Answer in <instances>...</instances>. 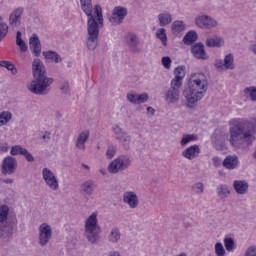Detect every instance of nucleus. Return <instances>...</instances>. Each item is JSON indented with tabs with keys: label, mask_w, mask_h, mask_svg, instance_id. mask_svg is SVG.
<instances>
[{
	"label": "nucleus",
	"mask_w": 256,
	"mask_h": 256,
	"mask_svg": "<svg viewBox=\"0 0 256 256\" xmlns=\"http://www.w3.org/2000/svg\"><path fill=\"white\" fill-rule=\"evenodd\" d=\"M256 118L235 120L229 128L228 141L236 149H247L255 141Z\"/></svg>",
	"instance_id": "1"
},
{
	"label": "nucleus",
	"mask_w": 256,
	"mask_h": 256,
	"mask_svg": "<svg viewBox=\"0 0 256 256\" xmlns=\"http://www.w3.org/2000/svg\"><path fill=\"white\" fill-rule=\"evenodd\" d=\"M80 5L82 11L88 17L86 45L89 51H95L99 41V28L103 27V8L99 4L95 5V15H93V2L91 0H80Z\"/></svg>",
	"instance_id": "2"
},
{
	"label": "nucleus",
	"mask_w": 256,
	"mask_h": 256,
	"mask_svg": "<svg viewBox=\"0 0 256 256\" xmlns=\"http://www.w3.org/2000/svg\"><path fill=\"white\" fill-rule=\"evenodd\" d=\"M32 75L33 80L27 86L28 91L34 95H48L53 85V78L47 77V68L39 58L32 62Z\"/></svg>",
	"instance_id": "3"
},
{
	"label": "nucleus",
	"mask_w": 256,
	"mask_h": 256,
	"mask_svg": "<svg viewBox=\"0 0 256 256\" xmlns=\"http://www.w3.org/2000/svg\"><path fill=\"white\" fill-rule=\"evenodd\" d=\"M208 85L205 74L198 73L191 76L188 82V89L184 91L188 107H195V103L203 99V95L207 93Z\"/></svg>",
	"instance_id": "4"
},
{
	"label": "nucleus",
	"mask_w": 256,
	"mask_h": 256,
	"mask_svg": "<svg viewBox=\"0 0 256 256\" xmlns=\"http://www.w3.org/2000/svg\"><path fill=\"white\" fill-rule=\"evenodd\" d=\"M101 233V226L97 220V212H93L85 221V237L92 245H97Z\"/></svg>",
	"instance_id": "5"
},
{
	"label": "nucleus",
	"mask_w": 256,
	"mask_h": 256,
	"mask_svg": "<svg viewBox=\"0 0 256 256\" xmlns=\"http://www.w3.org/2000/svg\"><path fill=\"white\" fill-rule=\"evenodd\" d=\"M129 167H131V158H129V156L121 155L110 162L108 165V171L112 175H117V173H123V171H127Z\"/></svg>",
	"instance_id": "6"
},
{
	"label": "nucleus",
	"mask_w": 256,
	"mask_h": 256,
	"mask_svg": "<svg viewBox=\"0 0 256 256\" xmlns=\"http://www.w3.org/2000/svg\"><path fill=\"white\" fill-rule=\"evenodd\" d=\"M195 25L200 29H215L219 27V22L209 15H198L195 18Z\"/></svg>",
	"instance_id": "7"
},
{
	"label": "nucleus",
	"mask_w": 256,
	"mask_h": 256,
	"mask_svg": "<svg viewBox=\"0 0 256 256\" xmlns=\"http://www.w3.org/2000/svg\"><path fill=\"white\" fill-rule=\"evenodd\" d=\"M181 97V86L174 85L171 83V86L168 90H166L164 99L168 105H175L179 103V99Z\"/></svg>",
	"instance_id": "8"
},
{
	"label": "nucleus",
	"mask_w": 256,
	"mask_h": 256,
	"mask_svg": "<svg viewBox=\"0 0 256 256\" xmlns=\"http://www.w3.org/2000/svg\"><path fill=\"white\" fill-rule=\"evenodd\" d=\"M39 231V240L38 243L40 247H45L51 241V237H53V229L47 223H43L38 228Z\"/></svg>",
	"instance_id": "9"
},
{
	"label": "nucleus",
	"mask_w": 256,
	"mask_h": 256,
	"mask_svg": "<svg viewBox=\"0 0 256 256\" xmlns=\"http://www.w3.org/2000/svg\"><path fill=\"white\" fill-rule=\"evenodd\" d=\"M42 177L49 189L52 191H58L59 190V180L57 179V176L51 171L49 168H43L42 170Z\"/></svg>",
	"instance_id": "10"
},
{
	"label": "nucleus",
	"mask_w": 256,
	"mask_h": 256,
	"mask_svg": "<svg viewBox=\"0 0 256 256\" xmlns=\"http://www.w3.org/2000/svg\"><path fill=\"white\" fill-rule=\"evenodd\" d=\"M125 17H127V8L122 6H116L112 10V14L111 16H109L108 19L112 25H121Z\"/></svg>",
	"instance_id": "11"
},
{
	"label": "nucleus",
	"mask_w": 256,
	"mask_h": 256,
	"mask_svg": "<svg viewBox=\"0 0 256 256\" xmlns=\"http://www.w3.org/2000/svg\"><path fill=\"white\" fill-rule=\"evenodd\" d=\"M15 229H17V220L7 221L3 223L0 227L1 239H6V241L12 239Z\"/></svg>",
	"instance_id": "12"
},
{
	"label": "nucleus",
	"mask_w": 256,
	"mask_h": 256,
	"mask_svg": "<svg viewBox=\"0 0 256 256\" xmlns=\"http://www.w3.org/2000/svg\"><path fill=\"white\" fill-rule=\"evenodd\" d=\"M17 171V159L13 156H7L2 162V174L13 175Z\"/></svg>",
	"instance_id": "13"
},
{
	"label": "nucleus",
	"mask_w": 256,
	"mask_h": 256,
	"mask_svg": "<svg viewBox=\"0 0 256 256\" xmlns=\"http://www.w3.org/2000/svg\"><path fill=\"white\" fill-rule=\"evenodd\" d=\"M123 203L128 205L130 209H137L139 207V197L133 191H126L122 196Z\"/></svg>",
	"instance_id": "14"
},
{
	"label": "nucleus",
	"mask_w": 256,
	"mask_h": 256,
	"mask_svg": "<svg viewBox=\"0 0 256 256\" xmlns=\"http://www.w3.org/2000/svg\"><path fill=\"white\" fill-rule=\"evenodd\" d=\"M115 139L122 143L125 149H129V144L131 143V136L119 126L114 127Z\"/></svg>",
	"instance_id": "15"
},
{
	"label": "nucleus",
	"mask_w": 256,
	"mask_h": 256,
	"mask_svg": "<svg viewBox=\"0 0 256 256\" xmlns=\"http://www.w3.org/2000/svg\"><path fill=\"white\" fill-rule=\"evenodd\" d=\"M191 53L195 59H200L201 61H207L209 59L207 52H205V45L201 42L191 46Z\"/></svg>",
	"instance_id": "16"
},
{
	"label": "nucleus",
	"mask_w": 256,
	"mask_h": 256,
	"mask_svg": "<svg viewBox=\"0 0 256 256\" xmlns=\"http://www.w3.org/2000/svg\"><path fill=\"white\" fill-rule=\"evenodd\" d=\"M200 153L201 148H199V145L194 144L182 151V157H184V159H188L189 161H193V159H197V157H199Z\"/></svg>",
	"instance_id": "17"
},
{
	"label": "nucleus",
	"mask_w": 256,
	"mask_h": 256,
	"mask_svg": "<svg viewBox=\"0 0 256 256\" xmlns=\"http://www.w3.org/2000/svg\"><path fill=\"white\" fill-rule=\"evenodd\" d=\"M23 7L14 9L9 15L10 27H19L21 25V15H23Z\"/></svg>",
	"instance_id": "18"
},
{
	"label": "nucleus",
	"mask_w": 256,
	"mask_h": 256,
	"mask_svg": "<svg viewBox=\"0 0 256 256\" xmlns=\"http://www.w3.org/2000/svg\"><path fill=\"white\" fill-rule=\"evenodd\" d=\"M223 168L233 171L239 167V157L237 155H228L222 162Z\"/></svg>",
	"instance_id": "19"
},
{
	"label": "nucleus",
	"mask_w": 256,
	"mask_h": 256,
	"mask_svg": "<svg viewBox=\"0 0 256 256\" xmlns=\"http://www.w3.org/2000/svg\"><path fill=\"white\" fill-rule=\"evenodd\" d=\"M95 187H97L95 181L86 180L80 185V193L82 195H86L87 197H91V195L95 193Z\"/></svg>",
	"instance_id": "20"
},
{
	"label": "nucleus",
	"mask_w": 256,
	"mask_h": 256,
	"mask_svg": "<svg viewBox=\"0 0 256 256\" xmlns=\"http://www.w3.org/2000/svg\"><path fill=\"white\" fill-rule=\"evenodd\" d=\"M30 51L35 55V57H39L41 55V41L39 40V36L37 34H33L29 39Z\"/></svg>",
	"instance_id": "21"
},
{
	"label": "nucleus",
	"mask_w": 256,
	"mask_h": 256,
	"mask_svg": "<svg viewBox=\"0 0 256 256\" xmlns=\"http://www.w3.org/2000/svg\"><path fill=\"white\" fill-rule=\"evenodd\" d=\"M89 130L86 131H82L76 141H75V147L76 149H79V151H85L87 149V147L85 146V144L87 143V141L89 140Z\"/></svg>",
	"instance_id": "22"
},
{
	"label": "nucleus",
	"mask_w": 256,
	"mask_h": 256,
	"mask_svg": "<svg viewBox=\"0 0 256 256\" xmlns=\"http://www.w3.org/2000/svg\"><path fill=\"white\" fill-rule=\"evenodd\" d=\"M174 75L175 77L171 80V83H173L175 86L179 85L182 87L183 79L185 78V67L184 66L176 67L174 69Z\"/></svg>",
	"instance_id": "23"
},
{
	"label": "nucleus",
	"mask_w": 256,
	"mask_h": 256,
	"mask_svg": "<svg viewBox=\"0 0 256 256\" xmlns=\"http://www.w3.org/2000/svg\"><path fill=\"white\" fill-rule=\"evenodd\" d=\"M108 243H111L112 245H117V243H119V241H121V229H119V227L115 226L113 227L108 236Z\"/></svg>",
	"instance_id": "24"
},
{
	"label": "nucleus",
	"mask_w": 256,
	"mask_h": 256,
	"mask_svg": "<svg viewBox=\"0 0 256 256\" xmlns=\"http://www.w3.org/2000/svg\"><path fill=\"white\" fill-rule=\"evenodd\" d=\"M233 188L238 195H245L249 191V183L244 180H235L233 182Z\"/></svg>",
	"instance_id": "25"
},
{
	"label": "nucleus",
	"mask_w": 256,
	"mask_h": 256,
	"mask_svg": "<svg viewBox=\"0 0 256 256\" xmlns=\"http://www.w3.org/2000/svg\"><path fill=\"white\" fill-rule=\"evenodd\" d=\"M216 194L221 201H225L230 195H231V190L229 189V185L227 184H220L216 188Z\"/></svg>",
	"instance_id": "26"
},
{
	"label": "nucleus",
	"mask_w": 256,
	"mask_h": 256,
	"mask_svg": "<svg viewBox=\"0 0 256 256\" xmlns=\"http://www.w3.org/2000/svg\"><path fill=\"white\" fill-rule=\"evenodd\" d=\"M42 55L46 59V61H52L53 63H61V61H63L61 55L53 50L43 52Z\"/></svg>",
	"instance_id": "27"
},
{
	"label": "nucleus",
	"mask_w": 256,
	"mask_h": 256,
	"mask_svg": "<svg viewBox=\"0 0 256 256\" xmlns=\"http://www.w3.org/2000/svg\"><path fill=\"white\" fill-rule=\"evenodd\" d=\"M128 45L132 53H141V48L139 47V38L136 35H130L128 39Z\"/></svg>",
	"instance_id": "28"
},
{
	"label": "nucleus",
	"mask_w": 256,
	"mask_h": 256,
	"mask_svg": "<svg viewBox=\"0 0 256 256\" xmlns=\"http://www.w3.org/2000/svg\"><path fill=\"white\" fill-rule=\"evenodd\" d=\"M158 21H159L160 27H165L173 21V18L171 16V13L163 12L158 15Z\"/></svg>",
	"instance_id": "29"
},
{
	"label": "nucleus",
	"mask_w": 256,
	"mask_h": 256,
	"mask_svg": "<svg viewBox=\"0 0 256 256\" xmlns=\"http://www.w3.org/2000/svg\"><path fill=\"white\" fill-rule=\"evenodd\" d=\"M223 38L219 36H213L210 38H207L206 40V47H223Z\"/></svg>",
	"instance_id": "30"
},
{
	"label": "nucleus",
	"mask_w": 256,
	"mask_h": 256,
	"mask_svg": "<svg viewBox=\"0 0 256 256\" xmlns=\"http://www.w3.org/2000/svg\"><path fill=\"white\" fill-rule=\"evenodd\" d=\"M198 35L197 32L191 30L185 34L183 37V43L184 45H193L195 41H197Z\"/></svg>",
	"instance_id": "31"
},
{
	"label": "nucleus",
	"mask_w": 256,
	"mask_h": 256,
	"mask_svg": "<svg viewBox=\"0 0 256 256\" xmlns=\"http://www.w3.org/2000/svg\"><path fill=\"white\" fill-rule=\"evenodd\" d=\"M16 45L19 47L22 53H27L29 47L27 46V43H25V40H22L21 31H17L16 33Z\"/></svg>",
	"instance_id": "32"
},
{
	"label": "nucleus",
	"mask_w": 256,
	"mask_h": 256,
	"mask_svg": "<svg viewBox=\"0 0 256 256\" xmlns=\"http://www.w3.org/2000/svg\"><path fill=\"white\" fill-rule=\"evenodd\" d=\"M193 141H197V135L195 134H184L180 141L181 147H187L189 143H193Z\"/></svg>",
	"instance_id": "33"
},
{
	"label": "nucleus",
	"mask_w": 256,
	"mask_h": 256,
	"mask_svg": "<svg viewBox=\"0 0 256 256\" xmlns=\"http://www.w3.org/2000/svg\"><path fill=\"white\" fill-rule=\"evenodd\" d=\"M224 69H226V70L235 69L233 54L229 53L224 57Z\"/></svg>",
	"instance_id": "34"
},
{
	"label": "nucleus",
	"mask_w": 256,
	"mask_h": 256,
	"mask_svg": "<svg viewBox=\"0 0 256 256\" xmlns=\"http://www.w3.org/2000/svg\"><path fill=\"white\" fill-rule=\"evenodd\" d=\"M191 191L195 193V195H203V193H205V184L196 182L191 186Z\"/></svg>",
	"instance_id": "35"
},
{
	"label": "nucleus",
	"mask_w": 256,
	"mask_h": 256,
	"mask_svg": "<svg viewBox=\"0 0 256 256\" xmlns=\"http://www.w3.org/2000/svg\"><path fill=\"white\" fill-rule=\"evenodd\" d=\"M13 114L9 111H4L0 113V127L7 125L11 121Z\"/></svg>",
	"instance_id": "36"
},
{
	"label": "nucleus",
	"mask_w": 256,
	"mask_h": 256,
	"mask_svg": "<svg viewBox=\"0 0 256 256\" xmlns=\"http://www.w3.org/2000/svg\"><path fill=\"white\" fill-rule=\"evenodd\" d=\"M224 247L228 253L235 251V240L231 237L224 238Z\"/></svg>",
	"instance_id": "37"
},
{
	"label": "nucleus",
	"mask_w": 256,
	"mask_h": 256,
	"mask_svg": "<svg viewBox=\"0 0 256 256\" xmlns=\"http://www.w3.org/2000/svg\"><path fill=\"white\" fill-rule=\"evenodd\" d=\"M244 95L250 97L251 101H256V87L250 86L244 89Z\"/></svg>",
	"instance_id": "38"
},
{
	"label": "nucleus",
	"mask_w": 256,
	"mask_h": 256,
	"mask_svg": "<svg viewBox=\"0 0 256 256\" xmlns=\"http://www.w3.org/2000/svg\"><path fill=\"white\" fill-rule=\"evenodd\" d=\"M156 37L162 41L164 47H167V33L165 32V28H160L156 32Z\"/></svg>",
	"instance_id": "39"
},
{
	"label": "nucleus",
	"mask_w": 256,
	"mask_h": 256,
	"mask_svg": "<svg viewBox=\"0 0 256 256\" xmlns=\"http://www.w3.org/2000/svg\"><path fill=\"white\" fill-rule=\"evenodd\" d=\"M8 215H9V206L7 205L0 206V223H3V221H7Z\"/></svg>",
	"instance_id": "40"
},
{
	"label": "nucleus",
	"mask_w": 256,
	"mask_h": 256,
	"mask_svg": "<svg viewBox=\"0 0 256 256\" xmlns=\"http://www.w3.org/2000/svg\"><path fill=\"white\" fill-rule=\"evenodd\" d=\"M216 256H225L227 255V251L225 247H223V243L217 242L214 246Z\"/></svg>",
	"instance_id": "41"
},
{
	"label": "nucleus",
	"mask_w": 256,
	"mask_h": 256,
	"mask_svg": "<svg viewBox=\"0 0 256 256\" xmlns=\"http://www.w3.org/2000/svg\"><path fill=\"white\" fill-rule=\"evenodd\" d=\"M9 32V26H7V23L0 22V43L3 41L4 37L7 36V33Z\"/></svg>",
	"instance_id": "42"
},
{
	"label": "nucleus",
	"mask_w": 256,
	"mask_h": 256,
	"mask_svg": "<svg viewBox=\"0 0 256 256\" xmlns=\"http://www.w3.org/2000/svg\"><path fill=\"white\" fill-rule=\"evenodd\" d=\"M173 31H177V33H181L185 30V23L183 21H174L172 23Z\"/></svg>",
	"instance_id": "43"
},
{
	"label": "nucleus",
	"mask_w": 256,
	"mask_h": 256,
	"mask_svg": "<svg viewBox=\"0 0 256 256\" xmlns=\"http://www.w3.org/2000/svg\"><path fill=\"white\" fill-rule=\"evenodd\" d=\"M25 151V148H22L20 145H15L11 147L10 155L13 157L17 155H23V152Z\"/></svg>",
	"instance_id": "44"
},
{
	"label": "nucleus",
	"mask_w": 256,
	"mask_h": 256,
	"mask_svg": "<svg viewBox=\"0 0 256 256\" xmlns=\"http://www.w3.org/2000/svg\"><path fill=\"white\" fill-rule=\"evenodd\" d=\"M147 101H149V94H147L146 92L142 94H137L135 105H141V103H147Z\"/></svg>",
	"instance_id": "45"
},
{
	"label": "nucleus",
	"mask_w": 256,
	"mask_h": 256,
	"mask_svg": "<svg viewBox=\"0 0 256 256\" xmlns=\"http://www.w3.org/2000/svg\"><path fill=\"white\" fill-rule=\"evenodd\" d=\"M23 157H25L26 161L29 163H33L35 161V157H33V154L27 151V149L24 148V152H22Z\"/></svg>",
	"instance_id": "46"
},
{
	"label": "nucleus",
	"mask_w": 256,
	"mask_h": 256,
	"mask_svg": "<svg viewBox=\"0 0 256 256\" xmlns=\"http://www.w3.org/2000/svg\"><path fill=\"white\" fill-rule=\"evenodd\" d=\"M5 69L11 71L12 75H17V67L12 62H7Z\"/></svg>",
	"instance_id": "47"
},
{
	"label": "nucleus",
	"mask_w": 256,
	"mask_h": 256,
	"mask_svg": "<svg viewBox=\"0 0 256 256\" xmlns=\"http://www.w3.org/2000/svg\"><path fill=\"white\" fill-rule=\"evenodd\" d=\"M116 153H117V150H115L114 147L110 146V147H108V149L106 151V157L108 159H113L115 157Z\"/></svg>",
	"instance_id": "48"
},
{
	"label": "nucleus",
	"mask_w": 256,
	"mask_h": 256,
	"mask_svg": "<svg viewBox=\"0 0 256 256\" xmlns=\"http://www.w3.org/2000/svg\"><path fill=\"white\" fill-rule=\"evenodd\" d=\"M162 65L165 69H171V58L169 56L162 57Z\"/></svg>",
	"instance_id": "49"
},
{
	"label": "nucleus",
	"mask_w": 256,
	"mask_h": 256,
	"mask_svg": "<svg viewBox=\"0 0 256 256\" xmlns=\"http://www.w3.org/2000/svg\"><path fill=\"white\" fill-rule=\"evenodd\" d=\"M244 256H256V246L252 245L248 247L245 251Z\"/></svg>",
	"instance_id": "50"
},
{
	"label": "nucleus",
	"mask_w": 256,
	"mask_h": 256,
	"mask_svg": "<svg viewBox=\"0 0 256 256\" xmlns=\"http://www.w3.org/2000/svg\"><path fill=\"white\" fill-rule=\"evenodd\" d=\"M214 67H216L218 71H223V69H225V63L223 60H215Z\"/></svg>",
	"instance_id": "51"
},
{
	"label": "nucleus",
	"mask_w": 256,
	"mask_h": 256,
	"mask_svg": "<svg viewBox=\"0 0 256 256\" xmlns=\"http://www.w3.org/2000/svg\"><path fill=\"white\" fill-rule=\"evenodd\" d=\"M137 95L138 94H127V100L129 103H132V105H135L137 102Z\"/></svg>",
	"instance_id": "52"
},
{
	"label": "nucleus",
	"mask_w": 256,
	"mask_h": 256,
	"mask_svg": "<svg viewBox=\"0 0 256 256\" xmlns=\"http://www.w3.org/2000/svg\"><path fill=\"white\" fill-rule=\"evenodd\" d=\"M212 163L214 167H221V160L219 159L218 156L212 158Z\"/></svg>",
	"instance_id": "53"
},
{
	"label": "nucleus",
	"mask_w": 256,
	"mask_h": 256,
	"mask_svg": "<svg viewBox=\"0 0 256 256\" xmlns=\"http://www.w3.org/2000/svg\"><path fill=\"white\" fill-rule=\"evenodd\" d=\"M43 141H45V143H48V141H51V132L47 131L43 134L42 136Z\"/></svg>",
	"instance_id": "54"
},
{
	"label": "nucleus",
	"mask_w": 256,
	"mask_h": 256,
	"mask_svg": "<svg viewBox=\"0 0 256 256\" xmlns=\"http://www.w3.org/2000/svg\"><path fill=\"white\" fill-rule=\"evenodd\" d=\"M0 151L2 153H7V151H9V144L5 143L3 145H0Z\"/></svg>",
	"instance_id": "55"
},
{
	"label": "nucleus",
	"mask_w": 256,
	"mask_h": 256,
	"mask_svg": "<svg viewBox=\"0 0 256 256\" xmlns=\"http://www.w3.org/2000/svg\"><path fill=\"white\" fill-rule=\"evenodd\" d=\"M61 91H63V93H69V84L65 83L61 86Z\"/></svg>",
	"instance_id": "56"
},
{
	"label": "nucleus",
	"mask_w": 256,
	"mask_h": 256,
	"mask_svg": "<svg viewBox=\"0 0 256 256\" xmlns=\"http://www.w3.org/2000/svg\"><path fill=\"white\" fill-rule=\"evenodd\" d=\"M249 51H251L254 55H256V43L250 45Z\"/></svg>",
	"instance_id": "57"
},
{
	"label": "nucleus",
	"mask_w": 256,
	"mask_h": 256,
	"mask_svg": "<svg viewBox=\"0 0 256 256\" xmlns=\"http://www.w3.org/2000/svg\"><path fill=\"white\" fill-rule=\"evenodd\" d=\"M147 111L150 113V115H155V108L148 106Z\"/></svg>",
	"instance_id": "58"
},
{
	"label": "nucleus",
	"mask_w": 256,
	"mask_h": 256,
	"mask_svg": "<svg viewBox=\"0 0 256 256\" xmlns=\"http://www.w3.org/2000/svg\"><path fill=\"white\" fill-rule=\"evenodd\" d=\"M9 61H5V60H3V61H0V67H7V63H8Z\"/></svg>",
	"instance_id": "59"
},
{
	"label": "nucleus",
	"mask_w": 256,
	"mask_h": 256,
	"mask_svg": "<svg viewBox=\"0 0 256 256\" xmlns=\"http://www.w3.org/2000/svg\"><path fill=\"white\" fill-rule=\"evenodd\" d=\"M13 179H4L3 180V183H6V184H11V183H13Z\"/></svg>",
	"instance_id": "60"
},
{
	"label": "nucleus",
	"mask_w": 256,
	"mask_h": 256,
	"mask_svg": "<svg viewBox=\"0 0 256 256\" xmlns=\"http://www.w3.org/2000/svg\"><path fill=\"white\" fill-rule=\"evenodd\" d=\"M99 171H100L101 175H106L107 174V171L105 169H100Z\"/></svg>",
	"instance_id": "61"
},
{
	"label": "nucleus",
	"mask_w": 256,
	"mask_h": 256,
	"mask_svg": "<svg viewBox=\"0 0 256 256\" xmlns=\"http://www.w3.org/2000/svg\"><path fill=\"white\" fill-rule=\"evenodd\" d=\"M82 167H84V169H87V171H89V165H86V164H82Z\"/></svg>",
	"instance_id": "62"
},
{
	"label": "nucleus",
	"mask_w": 256,
	"mask_h": 256,
	"mask_svg": "<svg viewBox=\"0 0 256 256\" xmlns=\"http://www.w3.org/2000/svg\"><path fill=\"white\" fill-rule=\"evenodd\" d=\"M178 256H187V253L182 252L181 254H179Z\"/></svg>",
	"instance_id": "63"
},
{
	"label": "nucleus",
	"mask_w": 256,
	"mask_h": 256,
	"mask_svg": "<svg viewBox=\"0 0 256 256\" xmlns=\"http://www.w3.org/2000/svg\"><path fill=\"white\" fill-rule=\"evenodd\" d=\"M0 21H3V17L0 16Z\"/></svg>",
	"instance_id": "64"
}]
</instances>
